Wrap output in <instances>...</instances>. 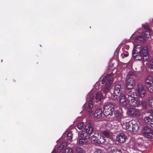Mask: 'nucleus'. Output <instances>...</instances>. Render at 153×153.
<instances>
[{
	"instance_id": "36",
	"label": "nucleus",
	"mask_w": 153,
	"mask_h": 153,
	"mask_svg": "<svg viewBox=\"0 0 153 153\" xmlns=\"http://www.w3.org/2000/svg\"><path fill=\"white\" fill-rule=\"evenodd\" d=\"M112 153H122L121 150L117 149L112 150Z\"/></svg>"
},
{
	"instance_id": "12",
	"label": "nucleus",
	"mask_w": 153,
	"mask_h": 153,
	"mask_svg": "<svg viewBox=\"0 0 153 153\" xmlns=\"http://www.w3.org/2000/svg\"><path fill=\"white\" fill-rule=\"evenodd\" d=\"M135 81L133 78H129L127 79L126 83V86L128 89L132 88L135 85Z\"/></svg>"
},
{
	"instance_id": "10",
	"label": "nucleus",
	"mask_w": 153,
	"mask_h": 153,
	"mask_svg": "<svg viewBox=\"0 0 153 153\" xmlns=\"http://www.w3.org/2000/svg\"><path fill=\"white\" fill-rule=\"evenodd\" d=\"M127 139L126 136L123 133L118 134L116 138V141L119 143H123Z\"/></svg>"
},
{
	"instance_id": "1",
	"label": "nucleus",
	"mask_w": 153,
	"mask_h": 153,
	"mask_svg": "<svg viewBox=\"0 0 153 153\" xmlns=\"http://www.w3.org/2000/svg\"><path fill=\"white\" fill-rule=\"evenodd\" d=\"M132 55L135 60L147 61L149 58V55L147 47H142L139 45H134Z\"/></svg>"
},
{
	"instance_id": "21",
	"label": "nucleus",
	"mask_w": 153,
	"mask_h": 153,
	"mask_svg": "<svg viewBox=\"0 0 153 153\" xmlns=\"http://www.w3.org/2000/svg\"><path fill=\"white\" fill-rule=\"evenodd\" d=\"M132 120L126 123V129L128 131H132Z\"/></svg>"
},
{
	"instance_id": "19",
	"label": "nucleus",
	"mask_w": 153,
	"mask_h": 153,
	"mask_svg": "<svg viewBox=\"0 0 153 153\" xmlns=\"http://www.w3.org/2000/svg\"><path fill=\"white\" fill-rule=\"evenodd\" d=\"M102 112V109L100 108L97 109L95 111L94 113L95 117L97 118H99L101 116Z\"/></svg>"
},
{
	"instance_id": "22",
	"label": "nucleus",
	"mask_w": 153,
	"mask_h": 153,
	"mask_svg": "<svg viewBox=\"0 0 153 153\" xmlns=\"http://www.w3.org/2000/svg\"><path fill=\"white\" fill-rule=\"evenodd\" d=\"M100 134L99 133H95L94 135L91 136V139L92 140L97 143L98 138L100 136Z\"/></svg>"
},
{
	"instance_id": "17",
	"label": "nucleus",
	"mask_w": 153,
	"mask_h": 153,
	"mask_svg": "<svg viewBox=\"0 0 153 153\" xmlns=\"http://www.w3.org/2000/svg\"><path fill=\"white\" fill-rule=\"evenodd\" d=\"M128 99V102L137 97V95L136 93L132 91H129L127 93Z\"/></svg>"
},
{
	"instance_id": "9",
	"label": "nucleus",
	"mask_w": 153,
	"mask_h": 153,
	"mask_svg": "<svg viewBox=\"0 0 153 153\" xmlns=\"http://www.w3.org/2000/svg\"><path fill=\"white\" fill-rule=\"evenodd\" d=\"M137 91L139 96L141 97L144 96L146 93V91L142 84H138L137 88Z\"/></svg>"
},
{
	"instance_id": "37",
	"label": "nucleus",
	"mask_w": 153,
	"mask_h": 153,
	"mask_svg": "<svg viewBox=\"0 0 153 153\" xmlns=\"http://www.w3.org/2000/svg\"><path fill=\"white\" fill-rule=\"evenodd\" d=\"M93 153H103V152L101 149H95Z\"/></svg>"
},
{
	"instance_id": "39",
	"label": "nucleus",
	"mask_w": 153,
	"mask_h": 153,
	"mask_svg": "<svg viewBox=\"0 0 153 153\" xmlns=\"http://www.w3.org/2000/svg\"><path fill=\"white\" fill-rule=\"evenodd\" d=\"M141 105L143 107H145L146 105V102L145 101H142Z\"/></svg>"
},
{
	"instance_id": "34",
	"label": "nucleus",
	"mask_w": 153,
	"mask_h": 153,
	"mask_svg": "<svg viewBox=\"0 0 153 153\" xmlns=\"http://www.w3.org/2000/svg\"><path fill=\"white\" fill-rule=\"evenodd\" d=\"M128 55V53L127 51H124V52L122 53L121 54V56L123 58H124L125 57H127Z\"/></svg>"
},
{
	"instance_id": "31",
	"label": "nucleus",
	"mask_w": 153,
	"mask_h": 153,
	"mask_svg": "<svg viewBox=\"0 0 153 153\" xmlns=\"http://www.w3.org/2000/svg\"><path fill=\"white\" fill-rule=\"evenodd\" d=\"M83 125L84 122H80L78 124L77 127L79 129L81 130L83 128Z\"/></svg>"
},
{
	"instance_id": "5",
	"label": "nucleus",
	"mask_w": 153,
	"mask_h": 153,
	"mask_svg": "<svg viewBox=\"0 0 153 153\" xmlns=\"http://www.w3.org/2000/svg\"><path fill=\"white\" fill-rule=\"evenodd\" d=\"M115 104L110 103L106 104L103 106V113L105 116H107L112 114L114 110Z\"/></svg>"
},
{
	"instance_id": "13",
	"label": "nucleus",
	"mask_w": 153,
	"mask_h": 153,
	"mask_svg": "<svg viewBox=\"0 0 153 153\" xmlns=\"http://www.w3.org/2000/svg\"><path fill=\"white\" fill-rule=\"evenodd\" d=\"M132 131L136 132L139 128L140 125V122L137 120H132Z\"/></svg>"
},
{
	"instance_id": "16",
	"label": "nucleus",
	"mask_w": 153,
	"mask_h": 153,
	"mask_svg": "<svg viewBox=\"0 0 153 153\" xmlns=\"http://www.w3.org/2000/svg\"><path fill=\"white\" fill-rule=\"evenodd\" d=\"M145 83L146 87L153 84V78L150 76H148L145 79Z\"/></svg>"
},
{
	"instance_id": "4",
	"label": "nucleus",
	"mask_w": 153,
	"mask_h": 153,
	"mask_svg": "<svg viewBox=\"0 0 153 153\" xmlns=\"http://www.w3.org/2000/svg\"><path fill=\"white\" fill-rule=\"evenodd\" d=\"M123 89L120 84H116L115 85L114 92L112 94V97L114 100H117L120 98Z\"/></svg>"
},
{
	"instance_id": "2",
	"label": "nucleus",
	"mask_w": 153,
	"mask_h": 153,
	"mask_svg": "<svg viewBox=\"0 0 153 153\" xmlns=\"http://www.w3.org/2000/svg\"><path fill=\"white\" fill-rule=\"evenodd\" d=\"M113 75V72L110 74H108L105 76L102 79V84H104L105 81L108 79L106 82L105 87L102 90L103 92L105 94H106L109 91L111 85L114 81V79L113 78H110Z\"/></svg>"
},
{
	"instance_id": "23",
	"label": "nucleus",
	"mask_w": 153,
	"mask_h": 153,
	"mask_svg": "<svg viewBox=\"0 0 153 153\" xmlns=\"http://www.w3.org/2000/svg\"><path fill=\"white\" fill-rule=\"evenodd\" d=\"M99 138L97 139V143H104L105 141V138L103 136H102L101 134H100V136L99 137Z\"/></svg>"
},
{
	"instance_id": "8",
	"label": "nucleus",
	"mask_w": 153,
	"mask_h": 153,
	"mask_svg": "<svg viewBox=\"0 0 153 153\" xmlns=\"http://www.w3.org/2000/svg\"><path fill=\"white\" fill-rule=\"evenodd\" d=\"M127 114L131 117H137L140 115L141 110L137 108H130L127 110Z\"/></svg>"
},
{
	"instance_id": "11",
	"label": "nucleus",
	"mask_w": 153,
	"mask_h": 153,
	"mask_svg": "<svg viewBox=\"0 0 153 153\" xmlns=\"http://www.w3.org/2000/svg\"><path fill=\"white\" fill-rule=\"evenodd\" d=\"M143 132L144 135L148 138H152L153 136L152 131L147 127H144Z\"/></svg>"
},
{
	"instance_id": "28",
	"label": "nucleus",
	"mask_w": 153,
	"mask_h": 153,
	"mask_svg": "<svg viewBox=\"0 0 153 153\" xmlns=\"http://www.w3.org/2000/svg\"><path fill=\"white\" fill-rule=\"evenodd\" d=\"M72 139V132L71 131H69L67 134V139L68 140L71 141Z\"/></svg>"
},
{
	"instance_id": "30",
	"label": "nucleus",
	"mask_w": 153,
	"mask_h": 153,
	"mask_svg": "<svg viewBox=\"0 0 153 153\" xmlns=\"http://www.w3.org/2000/svg\"><path fill=\"white\" fill-rule=\"evenodd\" d=\"M62 153H74L73 150L69 148H67L64 149Z\"/></svg>"
},
{
	"instance_id": "40",
	"label": "nucleus",
	"mask_w": 153,
	"mask_h": 153,
	"mask_svg": "<svg viewBox=\"0 0 153 153\" xmlns=\"http://www.w3.org/2000/svg\"><path fill=\"white\" fill-rule=\"evenodd\" d=\"M117 116V118L118 119H121L122 117V115L121 114H118Z\"/></svg>"
},
{
	"instance_id": "18",
	"label": "nucleus",
	"mask_w": 153,
	"mask_h": 153,
	"mask_svg": "<svg viewBox=\"0 0 153 153\" xmlns=\"http://www.w3.org/2000/svg\"><path fill=\"white\" fill-rule=\"evenodd\" d=\"M144 122L150 125L151 123L153 122V116L150 115L146 117H144Z\"/></svg>"
},
{
	"instance_id": "6",
	"label": "nucleus",
	"mask_w": 153,
	"mask_h": 153,
	"mask_svg": "<svg viewBox=\"0 0 153 153\" xmlns=\"http://www.w3.org/2000/svg\"><path fill=\"white\" fill-rule=\"evenodd\" d=\"M88 134L85 131L78 133V138L77 142L79 144L84 145L88 141L87 139Z\"/></svg>"
},
{
	"instance_id": "41",
	"label": "nucleus",
	"mask_w": 153,
	"mask_h": 153,
	"mask_svg": "<svg viewBox=\"0 0 153 153\" xmlns=\"http://www.w3.org/2000/svg\"><path fill=\"white\" fill-rule=\"evenodd\" d=\"M149 126H151L153 128V122L151 123V124H150Z\"/></svg>"
},
{
	"instance_id": "26",
	"label": "nucleus",
	"mask_w": 153,
	"mask_h": 153,
	"mask_svg": "<svg viewBox=\"0 0 153 153\" xmlns=\"http://www.w3.org/2000/svg\"><path fill=\"white\" fill-rule=\"evenodd\" d=\"M148 102L149 105L152 108H153V98L152 97L148 98Z\"/></svg>"
},
{
	"instance_id": "27",
	"label": "nucleus",
	"mask_w": 153,
	"mask_h": 153,
	"mask_svg": "<svg viewBox=\"0 0 153 153\" xmlns=\"http://www.w3.org/2000/svg\"><path fill=\"white\" fill-rule=\"evenodd\" d=\"M76 151L79 153H84L85 152L84 150L82 148L77 147L76 148Z\"/></svg>"
},
{
	"instance_id": "3",
	"label": "nucleus",
	"mask_w": 153,
	"mask_h": 153,
	"mask_svg": "<svg viewBox=\"0 0 153 153\" xmlns=\"http://www.w3.org/2000/svg\"><path fill=\"white\" fill-rule=\"evenodd\" d=\"M151 32L152 31L151 30H150V31H144L142 32L141 33V36H138L136 37H135V35L136 34V33H134L131 37V40H132V39H134L135 38V40L134 41H132V42L134 44L137 41H145L146 40V37L148 38H150Z\"/></svg>"
},
{
	"instance_id": "7",
	"label": "nucleus",
	"mask_w": 153,
	"mask_h": 153,
	"mask_svg": "<svg viewBox=\"0 0 153 153\" xmlns=\"http://www.w3.org/2000/svg\"><path fill=\"white\" fill-rule=\"evenodd\" d=\"M88 97L89 101L88 111L89 116H91L94 114V111L92 110L93 107L92 101L94 99V96L92 92H90L88 93Z\"/></svg>"
},
{
	"instance_id": "29",
	"label": "nucleus",
	"mask_w": 153,
	"mask_h": 153,
	"mask_svg": "<svg viewBox=\"0 0 153 153\" xmlns=\"http://www.w3.org/2000/svg\"><path fill=\"white\" fill-rule=\"evenodd\" d=\"M103 134L107 138H109L112 135L110 133L106 131H103Z\"/></svg>"
},
{
	"instance_id": "14",
	"label": "nucleus",
	"mask_w": 153,
	"mask_h": 153,
	"mask_svg": "<svg viewBox=\"0 0 153 153\" xmlns=\"http://www.w3.org/2000/svg\"><path fill=\"white\" fill-rule=\"evenodd\" d=\"M129 102L134 107H139L140 106V101L137 97L129 101Z\"/></svg>"
},
{
	"instance_id": "15",
	"label": "nucleus",
	"mask_w": 153,
	"mask_h": 153,
	"mask_svg": "<svg viewBox=\"0 0 153 153\" xmlns=\"http://www.w3.org/2000/svg\"><path fill=\"white\" fill-rule=\"evenodd\" d=\"M119 101L120 104L122 106L126 107L127 105L126 97L125 95L121 96Z\"/></svg>"
},
{
	"instance_id": "38",
	"label": "nucleus",
	"mask_w": 153,
	"mask_h": 153,
	"mask_svg": "<svg viewBox=\"0 0 153 153\" xmlns=\"http://www.w3.org/2000/svg\"><path fill=\"white\" fill-rule=\"evenodd\" d=\"M143 27L146 29L147 30H148L149 31H150V29L149 28V26L147 25H144L143 26Z\"/></svg>"
},
{
	"instance_id": "24",
	"label": "nucleus",
	"mask_w": 153,
	"mask_h": 153,
	"mask_svg": "<svg viewBox=\"0 0 153 153\" xmlns=\"http://www.w3.org/2000/svg\"><path fill=\"white\" fill-rule=\"evenodd\" d=\"M96 99L100 101H101L103 99V96L101 92H98L97 94Z\"/></svg>"
},
{
	"instance_id": "35",
	"label": "nucleus",
	"mask_w": 153,
	"mask_h": 153,
	"mask_svg": "<svg viewBox=\"0 0 153 153\" xmlns=\"http://www.w3.org/2000/svg\"><path fill=\"white\" fill-rule=\"evenodd\" d=\"M129 45H126L124 46L123 48V51H127V50H128L129 49Z\"/></svg>"
},
{
	"instance_id": "33",
	"label": "nucleus",
	"mask_w": 153,
	"mask_h": 153,
	"mask_svg": "<svg viewBox=\"0 0 153 153\" xmlns=\"http://www.w3.org/2000/svg\"><path fill=\"white\" fill-rule=\"evenodd\" d=\"M146 87L150 92H153V84Z\"/></svg>"
},
{
	"instance_id": "20",
	"label": "nucleus",
	"mask_w": 153,
	"mask_h": 153,
	"mask_svg": "<svg viewBox=\"0 0 153 153\" xmlns=\"http://www.w3.org/2000/svg\"><path fill=\"white\" fill-rule=\"evenodd\" d=\"M86 132L88 134H91L93 132V128L90 125H87L85 126Z\"/></svg>"
},
{
	"instance_id": "25",
	"label": "nucleus",
	"mask_w": 153,
	"mask_h": 153,
	"mask_svg": "<svg viewBox=\"0 0 153 153\" xmlns=\"http://www.w3.org/2000/svg\"><path fill=\"white\" fill-rule=\"evenodd\" d=\"M147 62L146 63L147 65L150 69H153V60H151L149 61L147 60Z\"/></svg>"
},
{
	"instance_id": "32",
	"label": "nucleus",
	"mask_w": 153,
	"mask_h": 153,
	"mask_svg": "<svg viewBox=\"0 0 153 153\" xmlns=\"http://www.w3.org/2000/svg\"><path fill=\"white\" fill-rule=\"evenodd\" d=\"M67 145V143L65 142H63L59 146V149L60 150L63 149L64 147L66 146Z\"/></svg>"
},
{
	"instance_id": "42",
	"label": "nucleus",
	"mask_w": 153,
	"mask_h": 153,
	"mask_svg": "<svg viewBox=\"0 0 153 153\" xmlns=\"http://www.w3.org/2000/svg\"><path fill=\"white\" fill-rule=\"evenodd\" d=\"M51 153H56V151L55 150H53Z\"/></svg>"
}]
</instances>
